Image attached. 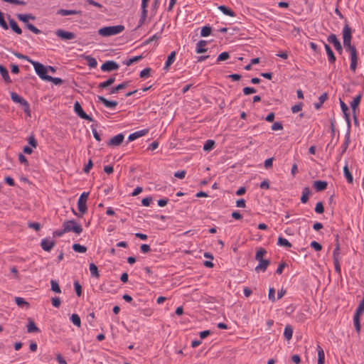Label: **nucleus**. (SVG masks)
<instances>
[{"mask_svg": "<svg viewBox=\"0 0 364 364\" xmlns=\"http://www.w3.org/2000/svg\"><path fill=\"white\" fill-rule=\"evenodd\" d=\"M119 68V65L114 60H107L101 65V70L103 72L117 70Z\"/></svg>", "mask_w": 364, "mask_h": 364, "instance_id": "10", "label": "nucleus"}, {"mask_svg": "<svg viewBox=\"0 0 364 364\" xmlns=\"http://www.w3.org/2000/svg\"><path fill=\"white\" fill-rule=\"evenodd\" d=\"M293 335V328L290 325H287L284 331V337L286 340L289 341L291 339Z\"/></svg>", "mask_w": 364, "mask_h": 364, "instance_id": "33", "label": "nucleus"}, {"mask_svg": "<svg viewBox=\"0 0 364 364\" xmlns=\"http://www.w3.org/2000/svg\"><path fill=\"white\" fill-rule=\"evenodd\" d=\"M124 30L123 25H117L112 26H105L99 29L98 33L102 36H111L120 33Z\"/></svg>", "mask_w": 364, "mask_h": 364, "instance_id": "1", "label": "nucleus"}, {"mask_svg": "<svg viewBox=\"0 0 364 364\" xmlns=\"http://www.w3.org/2000/svg\"><path fill=\"white\" fill-rule=\"evenodd\" d=\"M124 139V136L123 134L120 133L112 138L110 139L109 142L107 143L108 146H118L123 142Z\"/></svg>", "mask_w": 364, "mask_h": 364, "instance_id": "12", "label": "nucleus"}, {"mask_svg": "<svg viewBox=\"0 0 364 364\" xmlns=\"http://www.w3.org/2000/svg\"><path fill=\"white\" fill-rule=\"evenodd\" d=\"M311 193V191L310 188L309 187H304L302 191L301 202L302 203H307Z\"/></svg>", "mask_w": 364, "mask_h": 364, "instance_id": "31", "label": "nucleus"}, {"mask_svg": "<svg viewBox=\"0 0 364 364\" xmlns=\"http://www.w3.org/2000/svg\"><path fill=\"white\" fill-rule=\"evenodd\" d=\"M7 19L9 21V26L11 30L18 35L22 33L21 28L18 26L17 23L11 17L9 14H7Z\"/></svg>", "mask_w": 364, "mask_h": 364, "instance_id": "15", "label": "nucleus"}, {"mask_svg": "<svg viewBox=\"0 0 364 364\" xmlns=\"http://www.w3.org/2000/svg\"><path fill=\"white\" fill-rule=\"evenodd\" d=\"M142 58V56L141 55H138V56H135L132 58H130L129 60H127L126 61L124 62V64H125L127 66H129L131 65L132 63H135V62H137L139 61V60H141Z\"/></svg>", "mask_w": 364, "mask_h": 364, "instance_id": "48", "label": "nucleus"}, {"mask_svg": "<svg viewBox=\"0 0 364 364\" xmlns=\"http://www.w3.org/2000/svg\"><path fill=\"white\" fill-rule=\"evenodd\" d=\"M64 228V231L66 232H73L80 235L82 232V227L81 225L76 223L75 220H65L62 225Z\"/></svg>", "mask_w": 364, "mask_h": 364, "instance_id": "3", "label": "nucleus"}, {"mask_svg": "<svg viewBox=\"0 0 364 364\" xmlns=\"http://www.w3.org/2000/svg\"><path fill=\"white\" fill-rule=\"evenodd\" d=\"M358 58H353L350 59V69L353 73L355 71L357 65H358Z\"/></svg>", "mask_w": 364, "mask_h": 364, "instance_id": "61", "label": "nucleus"}, {"mask_svg": "<svg viewBox=\"0 0 364 364\" xmlns=\"http://www.w3.org/2000/svg\"><path fill=\"white\" fill-rule=\"evenodd\" d=\"M362 96H363L362 93H360L355 97H354L353 101L350 103L353 113H355V109L358 108V107L359 106V105L360 103Z\"/></svg>", "mask_w": 364, "mask_h": 364, "instance_id": "23", "label": "nucleus"}, {"mask_svg": "<svg viewBox=\"0 0 364 364\" xmlns=\"http://www.w3.org/2000/svg\"><path fill=\"white\" fill-rule=\"evenodd\" d=\"M207 45V42L204 40H200L196 45V51L197 53H203L207 51V48L205 46Z\"/></svg>", "mask_w": 364, "mask_h": 364, "instance_id": "28", "label": "nucleus"}, {"mask_svg": "<svg viewBox=\"0 0 364 364\" xmlns=\"http://www.w3.org/2000/svg\"><path fill=\"white\" fill-rule=\"evenodd\" d=\"M323 43L324 45L325 50H326V54L328 55V62L331 64L335 63V62L336 60V58L332 49L331 48L330 46L328 44L325 43L323 41Z\"/></svg>", "mask_w": 364, "mask_h": 364, "instance_id": "18", "label": "nucleus"}, {"mask_svg": "<svg viewBox=\"0 0 364 364\" xmlns=\"http://www.w3.org/2000/svg\"><path fill=\"white\" fill-rule=\"evenodd\" d=\"M229 58H230L229 53L223 52L218 55V57L217 58V61L218 62L223 61V60H228Z\"/></svg>", "mask_w": 364, "mask_h": 364, "instance_id": "54", "label": "nucleus"}, {"mask_svg": "<svg viewBox=\"0 0 364 364\" xmlns=\"http://www.w3.org/2000/svg\"><path fill=\"white\" fill-rule=\"evenodd\" d=\"M277 245L288 248H290L292 246V245L286 238L282 237H278Z\"/></svg>", "mask_w": 364, "mask_h": 364, "instance_id": "40", "label": "nucleus"}, {"mask_svg": "<svg viewBox=\"0 0 364 364\" xmlns=\"http://www.w3.org/2000/svg\"><path fill=\"white\" fill-rule=\"evenodd\" d=\"M130 84V81H124L121 84H119L116 87H112L109 92L110 95L117 93L119 90H123L128 87Z\"/></svg>", "mask_w": 364, "mask_h": 364, "instance_id": "21", "label": "nucleus"}, {"mask_svg": "<svg viewBox=\"0 0 364 364\" xmlns=\"http://www.w3.org/2000/svg\"><path fill=\"white\" fill-rule=\"evenodd\" d=\"M52 304L54 307L58 308L60 306L61 300L59 297H53L51 299Z\"/></svg>", "mask_w": 364, "mask_h": 364, "instance_id": "63", "label": "nucleus"}, {"mask_svg": "<svg viewBox=\"0 0 364 364\" xmlns=\"http://www.w3.org/2000/svg\"><path fill=\"white\" fill-rule=\"evenodd\" d=\"M85 60H87V65L90 67V68H96L97 65V60L92 57V56H90V55H87L85 57Z\"/></svg>", "mask_w": 364, "mask_h": 364, "instance_id": "45", "label": "nucleus"}, {"mask_svg": "<svg viewBox=\"0 0 364 364\" xmlns=\"http://www.w3.org/2000/svg\"><path fill=\"white\" fill-rule=\"evenodd\" d=\"M314 210L318 214H322L324 212L323 203L321 202H318L316 205Z\"/></svg>", "mask_w": 364, "mask_h": 364, "instance_id": "53", "label": "nucleus"}, {"mask_svg": "<svg viewBox=\"0 0 364 364\" xmlns=\"http://www.w3.org/2000/svg\"><path fill=\"white\" fill-rule=\"evenodd\" d=\"M268 298L272 302H274L276 301L275 289L273 287H271L269 289Z\"/></svg>", "mask_w": 364, "mask_h": 364, "instance_id": "57", "label": "nucleus"}, {"mask_svg": "<svg viewBox=\"0 0 364 364\" xmlns=\"http://www.w3.org/2000/svg\"><path fill=\"white\" fill-rule=\"evenodd\" d=\"M0 74L6 83H11L12 82L8 70L2 65H0Z\"/></svg>", "mask_w": 364, "mask_h": 364, "instance_id": "22", "label": "nucleus"}, {"mask_svg": "<svg viewBox=\"0 0 364 364\" xmlns=\"http://www.w3.org/2000/svg\"><path fill=\"white\" fill-rule=\"evenodd\" d=\"M212 28L210 26H205L201 28L200 36L202 37H207L211 34Z\"/></svg>", "mask_w": 364, "mask_h": 364, "instance_id": "43", "label": "nucleus"}, {"mask_svg": "<svg viewBox=\"0 0 364 364\" xmlns=\"http://www.w3.org/2000/svg\"><path fill=\"white\" fill-rule=\"evenodd\" d=\"M327 41L329 43H332L335 48V49L337 50V52L340 54L343 52V48L341 46V43L340 41L337 38V36L334 33L330 34L328 38Z\"/></svg>", "mask_w": 364, "mask_h": 364, "instance_id": "8", "label": "nucleus"}, {"mask_svg": "<svg viewBox=\"0 0 364 364\" xmlns=\"http://www.w3.org/2000/svg\"><path fill=\"white\" fill-rule=\"evenodd\" d=\"M176 60V52L172 51L168 56L167 60L166 61L164 70H168L171 65Z\"/></svg>", "mask_w": 364, "mask_h": 364, "instance_id": "24", "label": "nucleus"}, {"mask_svg": "<svg viewBox=\"0 0 364 364\" xmlns=\"http://www.w3.org/2000/svg\"><path fill=\"white\" fill-rule=\"evenodd\" d=\"M311 247L314 248L316 251H320L322 250V246L320 243L316 241H312L310 244Z\"/></svg>", "mask_w": 364, "mask_h": 364, "instance_id": "62", "label": "nucleus"}, {"mask_svg": "<svg viewBox=\"0 0 364 364\" xmlns=\"http://www.w3.org/2000/svg\"><path fill=\"white\" fill-rule=\"evenodd\" d=\"M267 254V250L263 247H259L257 250L255 255V259L257 261L262 259L263 257Z\"/></svg>", "mask_w": 364, "mask_h": 364, "instance_id": "41", "label": "nucleus"}, {"mask_svg": "<svg viewBox=\"0 0 364 364\" xmlns=\"http://www.w3.org/2000/svg\"><path fill=\"white\" fill-rule=\"evenodd\" d=\"M149 0H141V14L139 21L138 27L144 24L147 17V6Z\"/></svg>", "mask_w": 364, "mask_h": 364, "instance_id": "11", "label": "nucleus"}, {"mask_svg": "<svg viewBox=\"0 0 364 364\" xmlns=\"http://www.w3.org/2000/svg\"><path fill=\"white\" fill-rule=\"evenodd\" d=\"M363 313H364V292H363V298L360 301L354 315L361 316L363 314Z\"/></svg>", "mask_w": 364, "mask_h": 364, "instance_id": "34", "label": "nucleus"}, {"mask_svg": "<svg viewBox=\"0 0 364 364\" xmlns=\"http://www.w3.org/2000/svg\"><path fill=\"white\" fill-rule=\"evenodd\" d=\"M360 316L354 315L353 316V324L355 328V331L358 333L360 332Z\"/></svg>", "mask_w": 364, "mask_h": 364, "instance_id": "44", "label": "nucleus"}, {"mask_svg": "<svg viewBox=\"0 0 364 364\" xmlns=\"http://www.w3.org/2000/svg\"><path fill=\"white\" fill-rule=\"evenodd\" d=\"M343 174H344V176L346 178V181L348 183H353V177L349 171L348 166L347 163L346 164V165L343 167Z\"/></svg>", "mask_w": 364, "mask_h": 364, "instance_id": "30", "label": "nucleus"}, {"mask_svg": "<svg viewBox=\"0 0 364 364\" xmlns=\"http://www.w3.org/2000/svg\"><path fill=\"white\" fill-rule=\"evenodd\" d=\"M242 92L244 95H249L252 93H255L257 92L256 89L251 87H245L243 88Z\"/></svg>", "mask_w": 364, "mask_h": 364, "instance_id": "56", "label": "nucleus"}, {"mask_svg": "<svg viewBox=\"0 0 364 364\" xmlns=\"http://www.w3.org/2000/svg\"><path fill=\"white\" fill-rule=\"evenodd\" d=\"M51 290L55 293L60 294L61 292V289L58 283L55 280L50 281Z\"/></svg>", "mask_w": 364, "mask_h": 364, "instance_id": "47", "label": "nucleus"}, {"mask_svg": "<svg viewBox=\"0 0 364 364\" xmlns=\"http://www.w3.org/2000/svg\"><path fill=\"white\" fill-rule=\"evenodd\" d=\"M272 130L277 131V130H282L283 129V125L280 122H276L272 125Z\"/></svg>", "mask_w": 364, "mask_h": 364, "instance_id": "60", "label": "nucleus"}, {"mask_svg": "<svg viewBox=\"0 0 364 364\" xmlns=\"http://www.w3.org/2000/svg\"><path fill=\"white\" fill-rule=\"evenodd\" d=\"M149 132L148 129H141L131 134L128 137L129 141H132L141 136L146 135Z\"/></svg>", "mask_w": 364, "mask_h": 364, "instance_id": "19", "label": "nucleus"}, {"mask_svg": "<svg viewBox=\"0 0 364 364\" xmlns=\"http://www.w3.org/2000/svg\"><path fill=\"white\" fill-rule=\"evenodd\" d=\"M55 242L54 240H50L49 239H43L41 242V246L42 249L46 252L50 251L53 247L55 246Z\"/></svg>", "mask_w": 364, "mask_h": 364, "instance_id": "14", "label": "nucleus"}, {"mask_svg": "<svg viewBox=\"0 0 364 364\" xmlns=\"http://www.w3.org/2000/svg\"><path fill=\"white\" fill-rule=\"evenodd\" d=\"M73 250L79 253H85L87 251V247L78 243H75L72 246Z\"/></svg>", "mask_w": 364, "mask_h": 364, "instance_id": "35", "label": "nucleus"}, {"mask_svg": "<svg viewBox=\"0 0 364 364\" xmlns=\"http://www.w3.org/2000/svg\"><path fill=\"white\" fill-rule=\"evenodd\" d=\"M11 99L13 102L20 104L22 106L24 112L28 116H31L30 105L24 98L16 92H11Z\"/></svg>", "mask_w": 364, "mask_h": 364, "instance_id": "4", "label": "nucleus"}, {"mask_svg": "<svg viewBox=\"0 0 364 364\" xmlns=\"http://www.w3.org/2000/svg\"><path fill=\"white\" fill-rule=\"evenodd\" d=\"M151 71V69L150 68H144V70H142L140 72V74H139L140 77H141V78L149 77L150 76Z\"/></svg>", "mask_w": 364, "mask_h": 364, "instance_id": "49", "label": "nucleus"}, {"mask_svg": "<svg viewBox=\"0 0 364 364\" xmlns=\"http://www.w3.org/2000/svg\"><path fill=\"white\" fill-rule=\"evenodd\" d=\"M258 262H259V264L255 267V271L257 272H264L267 270L268 266L269 265L270 261L269 259H262L258 260Z\"/></svg>", "mask_w": 364, "mask_h": 364, "instance_id": "17", "label": "nucleus"}, {"mask_svg": "<svg viewBox=\"0 0 364 364\" xmlns=\"http://www.w3.org/2000/svg\"><path fill=\"white\" fill-rule=\"evenodd\" d=\"M218 9L225 15L234 17L235 16V13L230 9V8L227 7L225 5H220L218 6Z\"/></svg>", "mask_w": 364, "mask_h": 364, "instance_id": "25", "label": "nucleus"}, {"mask_svg": "<svg viewBox=\"0 0 364 364\" xmlns=\"http://www.w3.org/2000/svg\"><path fill=\"white\" fill-rule=\"evenodd\" d=\"M336 244L333 251V259L340 260V244L338 242V235L336 237Z\"/></svg>", "mask_w": 364, "mask_h": 364, "instance_id": "27", "label": "nucleus"}, {"mask_svg": "<svg viewBox=\"0 0 364 364\" xmlns=\"http://www.w3.org/2000/svg\"><path fill=\"white\" fill-rule=\"evenodd\" d=\"M160 38H161V35L158 34V33H156L154 36H152L151 37H150L149 38H148L147 40H146L144 41V45L149 44L151 42H152L154 41H157Z\"/></svg>", "mask_w": 364, "mask_h": 364, "instance_id": "58", "label": "nucleus"}, {"mask_svg": "<svg viewBox=\"0 0 364 364\" xmlns=\"http://www.w3.org/2000/svg\"><path fill=\"white\" fill-rule=\"evenodd\" d=\"M151 202L152 198L151 196L146 197L141 200V203L144 206H149Z\"/></svg>", "mask_w": 364, "mask_h": 364, "instance_id": "64", "label": "nucleus"}, {"mask_svg": "<svg viewBox=\"0 0 364 364\" xmlns=\"http://www.w3.org/2000/svg\"><path fill=\"white\" fill-rule=\"evenodd\" d=\"M302 107H303V104L301 102L296 104L291 107V112L293 113H296L298 112H300L302 109Z\"/></svg>", "mask_w": 364, "mask_h": 364, "instance_id": "59", "label": "nucleus"}, {"mask_svg": "<svg viewBox=\"0 0 364 364\" xmlns=\"http://www.w3.org/2000/svg\"><path fill=\"white\" fill-rule=\"evenodd\" d=\"M48 82H52L53 84H55V85H61L63 81L61 78H59V77H53L51 76H49L48 80Z\"/></svg>", "mask_w": 364, "mask_h": 364, "instance_id": "52", "label": "nucleus"}, {"mask_svg": "<svg viewBox=\"0 0 364 364\" xmlns=\"http://www.w3.org/2000/svg\"><path fill=\"white\" fill-rule=\"evenodd\" d=\"M70 321L73 322V323L74 325L77 326V327H80L81 320H80V316L77 314H72V316L70 317Z\"/></svg>", "mask_w": 364, "mask_h": 364, "instance_id": "46", "label": "nucleus"}, {"mask_svg": "<svg viewBox=\"0 0 364 364\" xmlns=\"http://www.w3.org/2000/svg\"><path fill=\"white\" fill-rule=\"evenodd\" d=\"M15 302L19 307H24L28 308L30 304L28 302H27L23 298L21 297H16L15 298Z\"/></svg>", "mask_w": 364, "mask_h": 364, "instance_id": "38", "label": "nucleus"}, {"mask_svg": "<svg viewBox=\"0 0 364 364\" xmlns=\"http://www.w3.org/2000/svg\"><path fill=\"white\" fill-rule=\"evenodd\" d=\"M56 36L63 40H73L76 38V35L73 32L65 31L63 29H58L55 31Z\"/></svg>", "mask_w": 364, "mask_h": 364, "instance_id": "9", "label": "nucleus"}, {"mask_svg": "<svg viewBox=\"0 0 364 364\" xmlns=\"http://www.w3.org/2000/svg\"><path fill=\"white\" fill-rule=\"evenodd\" d=\"M58 14L61 16H68V15H76V14H80V11L77 10H68L64 9H60L57 12Z\"/></svg>", "mask_w": 364, "mask_h": 364, "instance_id": "26", "label": "nucleus"}, {"mask_svg": "<svg viewBox=\"0 0 364 364\" xmlns=\"http://www.w3.org/2000/svg\"><path fill=\"white\" fill-rule=\"evenodd\" d=\"M346 51L350 53V59L358 58L355 46H353V47L350 48V49L346 50Z\"/></svg>", "mask_w": 364, "mask_h": 364, "instance_id": "55", "label": "nucleus"}, {"mask_svg": "<svg viewBox=\"0 0 364 364\" xmlns=\"http://www.w3.org/2000/svg\"><path fill=\"white\" fill-rule=\"evenodd\" d=\"M97 99L99 102H102L106 107L108 108H115L118 105L117 101L108 100L103 96H98Z\"/></svg>", "mask_w": 364, "mask_h": 364, "instance_id": "13", "label": "nucleus"}, {"mask_svg": "<svg viewBox=\"0 0 364 364\" xmlns=\"http://www.w3.org/2000/svg\"><path fill=\"white\" fill-rule=\"evenodd\" d=\"M89 194H90L89 192H83L80 195V196L78 199V201H77V208H78L79 212L80 213V215H77V213L73 209V212L75 215L80 218L82 216V215H84L87 211V200Z\"/></svg>", "mask_w": 364, "mask_h": 364, "instance_id": "2", "label": "nucleus"}, {"mask_svg": "<svg viewBox=\"0 0 364 364\" xmlns=\"http://www.w3.org/2000/svg\"><path fill=\"white\" fill-rule=\"evenodd\" d=\"M16 17L18 18V19L25 23L26 24V27L29 30L31 31V32H33V33L35 34H40L41 33V31L40 29H38V28H36L35 26H33L32 23H28L29 20L28 19V17L26 14H16Z\"/></svg>", "mask_w": 364, "mask_h": 364, "instance_id": "6", "label": "nucleus"}, {"mask_svg": "<svg viewBox=\"0 0 364 364\" xmlns=\"http://www.w3.org/2000/svg\"><path fill=\"white\" fill-rule=\"evenodd\" d=\"M352 28L349 26L348 23H346L343 28V41H351L352 40Z\"/></svg>", "mask_w": 364, "mask_h": 364, "instance_id": "16", "label": "nucleus"}, {"mask_svg": "<svg viewBox=\"0 0 364 364\" xmlns=\"http://www.w3.org/2000/svg\"><path fill=\"white\" fill-rule=\"evenodd\" d=\"M215 141L211 139H208L205 141V143L203 145V150L205 151H210L212 149H213L215 146Z\"/></svg>", "mask_w": 364, "mask_h": 364, "instance_id": "42", "label": "nucleus"}, {"mask_svg": "<svg viewBox=\"0 0 364 364\" xmlns=\"http://www.w3.org/2000/svg\"><path fill=\"white\" fill-rule=\"evenodd\" d=\"M316 349L318 351V363L317 364H324L325 353H324L323 348L319 345H318Z\"/></svg>", "mask_w": 364, "mask_h": 364, "instance_id": "32", "label": "nucleus"}, {"mask_svg": "<svg viewBox=\"0 0 364 364\" xmlns=\"http://www.w3.org/2000/svg\"><path fill=\"white\" fill-rule=\"evenodd\" d=\"M30 63L33 65L36 74L43 80L47 81L49 76L47 75L48 68L46 66L39 62L34 60H30Z\"/></svg>", "mask_w": 364, "mask_h": 364, "instance_id": "5", "label": "nucleus"}, {"mask_svg": "<svg viewBox=\"0 0 364 364\" xmlns=\"http://www.w3.org/2000/svg\"><path fill=\"white\" fill-rule=\"evenodd\" d=\"M328 183L324 181H315L313 183L314 188L316 191H323L326 189Z\"/></svg>", "mask_w": 364, "mask_h": 364, "instance_id": "20", "label": "nucleus"}, {"mask_svg": "<svg viewBox=\"0 0 364 364\" xmlns=\"http://www.w3.org/2000/svg\"><path fill=\"white\" fill-rule=\"evenodd\" d=\"M74 111L81 119L87 120L89 122L93 121V119L84 112L81 105L77 101H76L74 104Z\"/></svg>", "mask_w": 364, "mask_h": 364, "instance_id": "7", "label": "nucleus"}, {"mask_svg": "<svg viewBox=\"0 0 364 364\" xmlns=\"http://www.w3.org/2000/svg\"><path fill=\"white\" fill-rule=\"evenodd\" d=\"M350 144V130L348 129L346 136H345V141L342 145V154H344L348 149V146Z\"/></svg>", "mask_w": 364, "mask_h": 364, "instance_id": "39", "label": "nucleus"}, {"mask_svg": "<svg viewBox=\"0 0 364 364\" xmlns=\"http://www.w3.org/2000/svg\"><path fill=\"white\" fill-rule=\"evenodd\" d=\"M328 99V95L326 93H323L319 97H318V100L319 102H316L314 104V107L316 109H318L321 108V107L322 106V105L324 103V102Z\"/></svg>", "mask_w": 364, "mask_h": 364, "instance_id": "36", "label": "nucleus"}, {"mask_svg": "<svg viewBox=\"0 0 364 364\" xmlns=\"http://www.w3.org/2000/svg\"><path fill=\"white\" fill-rule=\"evenodd\" d=\"M74 289L77 296H80L82 295V286L78 282V281H75Z\"/></svg>", "mask_w": 364, "mask_h": 364, "instance_id": "51", "label": "nucleus"}, {"mask_svg": "<svg viewBox=\"0 0 364 364\" xmlns=\"http://www.w3.org/2000/svg\"><path fill=\"white\" fill-rule=\"evenodd\" d=\"M27 331L28 333L40 332V329L37 327L35 322L31 318L28 319V323L27 325Z\"/></svg>", "mask_w": 364, "mask_h": 364, "instance_id": "29", "label": "nucleus"}, {"mask_svg": "<svg viewBox=\"0 0 364 364\" xmlns=\"http://www.w3.org/2000/svg\"><path fill=\"white\" fill-rule=\"evenodd\" d=\"M0 26L4 30L9 29V26L4 19V14L1 11H0Z\"/></svg>", "mask_w": 364, "mask_h": 364, "instance_id": "50", "label": "nucleus"}, {"mask_svg": "<svg viewBox=\"0 0 364 364\" xmlns=\"http://www.w3.org/2000/svg\"><path fill=\"white\" fill-rule=\"evenodd\" d=\"M91 275L95 278L100 277V274L97 267L94 263H90L89 267Z\"/></svg>", "mask_w": 364, "mask_h": 364, "instance_id": "37", "label": "nucleus"}]
</instances>
